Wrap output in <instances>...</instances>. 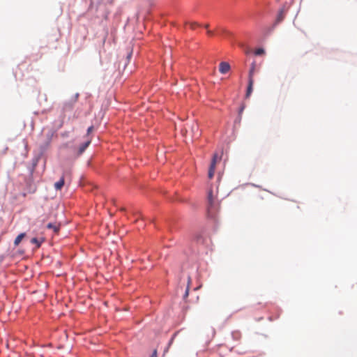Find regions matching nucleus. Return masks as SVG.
I'll list each match as a JSON object with an SVG mask.
<instances>
[{"mask_svg":"<svg viewBox=\"0 0 357 357\" xmlns=\"http://www.w3.org/2000/svg\"><path fill=\"white\" fill-rule=\"evenodd\" d=\"M192 132L194 133V136H196V137H198L199 136V133H198V125L196 123H193L192 124Z\"/></svg>","mask_w":357,"mask_h":357,"instance_id":"nucleus-10","label":"nucleus"},{"mask_svg":"<svg viewBox=\"0 0 357 357\" xmlns=\"http://www.w3.org/2000/svg\"><path fill=\"white\" fill-rule=\"evenodd\" d=\"M87 133H89V128L87 129Z\"/></svg>","mask_w":357,"mask_h":357,"instance_id":"nucleus-19","label":"nucleus"},{"mask_svg":"<svg viewBox=\"0 0 357 357\" xmlns=\"http://www.w3.org/2000/svg\"><path fill=\"white\" fill-rule=\"evenodd\" d=\"M220 204L217 196L213 195L212 190H209L207 196V212L208 215L213 217L218 211Z\"/></svg>","mask_w":357,"mask_h":357,"instance_id":"nucleus-1","label":"nucleus"},{"mask_svg":"<svg viewBox=\"0 0 357 357\" xmlns=\"http://www.w3.org/2000/svg\"><path fill=\"white\" fill-rule=\"evenodd\" d=\"M284 15H285V12L284 10H281L278 15V17H277V21L278 22H280V21H282L284 20Z\"/></svg>","mask_w":357,"mask_h":357,"instance_id":"nucleus-11","label":"nucleus"},{"mask_svg":"<svg viewBox=\"0 0 357 357\" xmlns=\"http://www.w3.org/2000/svg\"><path fill=\"white\" fill-rule=\"evenodd\" d=\"M25 233H21L15 239L14 241V245L15 246H17L20 242L22 241V240L23 239V238L25 236Z\"/></svg>","mask_w":357,"mask_h":357,"instance_id":"nucleus-6","label":"nucleus"},{"mask_svg":"<svg viewBox=\"0 0 357 357\" xmlns=\"http://www.w3.org/2000/svg\"><path fill=\"white\" fill-rule=\"evenodd\" d=\"M255 66L254 63H252V67L250 70V72H249V77H248V79H253V74H254V71H255Z\"/></svg>","mask_w":357,"mask_h":357,"instance_id":"nucleus-13","label":"nucleus"},{"mask_svg":"<svg viewBox=\"0 0 357 357\" xmlns=\"http://www.w3.org/2000/svg\"><path fill=\"white\" fill-rule=\"evenodd\" d=\"M221 160V155H219L217 153L213 154L211 163L209 167L208 174V176L211 179L213 177L215 166L218 162H219Z\"/></svg>","mask_w":357,"mask_h":357,"instance_id":"nucleus-2","label":"nucleus"},{"mask_svg":"<svg viewBox=\"0 0 357 357\" xmlns=\"http://www.w3.org/2000/svg\"><path fill=\"white\" fill-rule=\"evenodd\" d=\"M151 357H158L156 351H154Z\"/></svg>","mask_w":357,"mask_h":357,"instance_id":"nucleus-14","label":"nucleus"},{"mask_svg":"<svg viewBox=\"0 0 357 357\" xmlns=\"http://www.w3.org/2000/svg\"><path fill=\"white\" fill-rule=\"evenodd\" d=\"M265 53V51L263 48H258L255 50V54L257 56L262 55Z\"/></svg>","mask_w":357,"mask_h":357,"instance_id":"nucleus-12","label":"nucleus"},{"mask_svg":"<svg viewBox=\"0 0 357 357\" xmlns=\"http://www.w3.org/2000/svg\"><path fill=\"white\" fill-rule=\"evenodd\" d=\"M47 227L48 229H52L55 233H58L59 229H60V225H56V224H53V223H49L47 225Z\"/></svg>","mask_w":357,"mask_h":357,"instance_id":"nucleus-7","label":"nucleus"},{"mask_svg":"<svg viewBox=\"0 0 357 357\" xmlns=\"http://www.w3.org/2000/svg\"><path fill=\"white\" fill-rule=\"evenodd\" d=\"M253 84H254V79H249L248 80V89H247V92H246V98H248L252 92V87H253Z\"/></svg>","mask_w":357,"mask_h":357,"instance_id":"nucleus-4","label":"nucleus"},{"mask_svg":"<svg viewBox=\"0 0 357 357\" xmlns=\"http://www.w3.org/2000/svg\"><path fill=\"white\" fill-rule=\"evenodd\" d=\"M131 56H132V52H129V53L128 54L127 59H130V58L131 57Z\"/></svg>","mask_w":357,"mask_h":357,"instance_id":"nucleus-15","label":"nucleus"},{"mask_svg":"<svg viewBox=\"0 0 357 357\" xmlns=\"http://www.w3.org/2000/svg\"><path fill=\"white\" fill-rule=\"evenodd\" d=\"M204 27L206 29H208V24H205Z\"/></svg>","mask_w":357,"mask_h":357,"instance_id":"nucleus-17","label":"nucleus"},{"mask_svg":"<svg viewBox=\"0 0 357 357\" xmlns=\"http://www.w3.org/2000/svg\"><path fill=\"white\" fill-rule=\"evenodd\" d=\"M89 145V141L85 142L83 144H82L79 146L78 153L82 154L87 149Z\"/></svg>","mask_w":357,"mask_h":357,"instance_id":"nucleus-8","label":"nucleus"},{"mask_svg":"<svg viewBox=\"0 0 357 357\" xmlns=\"http://www.w3.org/2000/svg\"><path fill=\"white\" fill-rule=\"evenodd\" d=\"M64 178L63 176H62L61 178V179L56 182L55 184H54V188L56 190H61V188H63V186L64 185Z\"/></svg>","mask_w":357,"mask_h":357,"instance_id":"nucleus-5","label":"nucleus"},{"mask_svg":"<svg viewBox=\"0 0 357 357\" xmlns=\"http://www.w3.org/2000/svg\"><path fill=\"white\" fill-rule=\"evenodd\" d=\"M120 210H121V211H124V210H125V208H121Z\"/></svg>","mask_w":357,"mask_h":357,"instance_id":"nucleus-18","label":"nucleus"},{"mask_svg":"<svg viewBox=\"0 0 357 357\" xmlns=\"http://www.w3.org/2000/svg\"><path fill=\"white\" fill-rule=\"evenodd\" d=\"M43 242V239L41 238L40 240H39L38 238H33L31 240V243H33V244H35L36 245V248H39L41 245V243Z\"/></svg>","mask_w":357,"mask_h":357,"instance_id":"nucleus-9","label":"nucleus"},{"mask_svg":"<svg viewBox=\"0 0 357 357\" xmlns=\"http://www.w3.org/2000/svg\"><path fill=\"white\" fill-rule=\"evenodd\" d=\"M230 70V65L227 62L222 61L219 65V71L222 74H225L228 73Z\"/></svg>","mask_w":357,"mask_h":357,"instance_id":"nucleus-3","label":"nucleus"},{"mask_svg":"<svg viewBox=\"0 0 357 357\" xmlns=\"http://www.w3.org/2000/svg\"><path fill=\"white\" fill-rule=\"evenodd\" d=\"M188 296V287L187 288L185 293V296Z\"/></svg>","mask_w":357,"mask_h":357,"instance_id":"nucleus-16","label":"nucleus"}]
</instances>
